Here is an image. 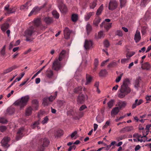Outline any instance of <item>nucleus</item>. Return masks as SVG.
<instances>
[{
	"mask_svg": "<svg viewBox=\"0 0 151 151\" xmlns=\"http://www.w3.org/2000/svg\"><path fill=\"white\" fill-rule=\"evenodd\" d=\"M143 101L142 99H136L135 100L134 103L133 104L132 106V108L134 109L137 106H139L142 104L143 103Z\"/></svg>",
	"mask_w": 151,
	"mask_h": 151,
	"instance_id": "13",
	"label": "nucleus"
},
{
	"mask_svg": "<svg viewBox=\"0 0 151 151\" xmlns=\"http://www.w3.org/2000/svg\"><path fill=\"white\" fill-rule=\"evenodd\" d=\"M50 102L48 98L47 97L43 99L42 103L45 106H47L49 104Z\"/></svg>",
	"mask_w": 151,
	"mask_h": 151,
	"instance_id": "32",
	"label": "nucleus"
},
{
	"mask_svg": "<svg viewBox=\"0 0 151 151\" xmlns=\"http://www.w3.org/2000/svg\"><path fill=\"white\" fill-rule=\"evenodd\" d=\"M77 132L76 131H75L74 132L72 133L70 135V137L71 138H73V137H74L77 134Z\"/></svg>",
	"mask_w": 151,
	"mask_h": 151,
	"instance_id": "62",
	"label": "nucleus"
},
{
	"mask_svg": "<svg viewBox=\"0 0 151 151\" xmlns=\"http://www.w3.org/2000/svg\"><path fill=\"white\" fill-rule=\"evenodd\" d=\"M101 20V19L99 17L96 18L93 21L94 24L96 26H98V24L100 22Z\"/></svg>",
	"mask_w": 151,
	"mask_h": 151,
	"instance_id": "30",
	"label": "nucleus"
},
{
	"mask_svg": "<svg viewBox=\"0 0 151 151\" xmlns=\"http://www.w3.org/2000/svg\"><path fill=\"white\" fill-rule=\"evenodd\" d=\"M122 74H121L119 76L117 77L116 79V83H118L121 79Z\"/></svg>",
	"mask_w": 151,
	"mask_h": 151,
	"instance_id": "58",
	"label": "nucleus"
},
{
	"mask_svg": "<svg viewBox=\"0 0 151 151\" xmlns=\"http://www.w3.org/2000/svg\"><path fill=\"white\" fill-rule=\"evenodd\" d=\"M63 134V131L62 130L58 129L57 131L56 136L58 137H59Z\"/></svg>",
	"mask_w": 151,
	"mask_h": 151,
	"instance_id": "39",
	"label": "nucleus"
},
{
	"mask_svg": "<svg viewBox=\"0 0 151 151\" xmlns=\"http://www.w3.org/2000/svg\"><path fill=\"white\" fill-rule=\"evenodd\" d=\"M117 104L120 108L125 107L126 105V103L125 101H119L117 103Z\"/></svg>",
	"mask_w": 151,
	"mask_h": 151,
	"instance_id": "28",
	"label": "nucleus"
},
{
	"mask_svg": "<svg viewBox=\"0 0 151 151\" xmlns=\"http://www.w3.org/2000/svg\"><path fill=\"white\" fill-rule=\"evenodd\" d=\"M28 9V6L27 3H26L25 4L22 5L20 7V9L21 10H27Z\"/></svg>",
	"mask_w": 151,
	"mask_h": 151,
	"instance_id": "36",
	"label": "nucleus"
},
{
	"mask_svg": "<svg viewBox=\"0 0 151 151\" xmlns=\"http://www.w3.org/2000/svg\"><path fill=\"white\" fill-rule=\"evenodd\" d=\"M99 62L98 61V60L97 59H95L94 60V70L96 71V70L97 66L98 65Z\"/></svg>",
	"mask_w": 151,
	"mask_h": 151,
	"instance_id": "43",
	"label": "nucleus"
},
{
	"mask_svg": "<svg viewBox=\"0 0 151 151\" xmlns=\"http://www.w3.org/2000/svg\"><path fill=\"white\" fill-rule=\"evenodd\" d=\"M17 68V66L15 65L11 67L8 68L4 70L3 72V74H5L9 73L12 71L13 70L16 68Z\"/></svg>",
	"mask_w": 151,
	"mask_h": 151,
	"instance_id": "21",
	"label": "nucleus"
},
{
	"mask_svg": "<svg viewBox=\"0 0 151 151\" xmlns=\"http://www.w3.org/2000/svg\"><path fill=\"white\" fill-rule=\"evenodd\" d=\"M45 147L42 145L40 146L38 148L37 151H43L44 149V147Z\"/></svg>",
	"mask_w": 151,
	"mask_h": 151,
	"instance_id": "61",
	"label": "nucleus"
},
{
	"mask_svg": "<svg viewBox=\"0 0 151 151\" xmlns=\"http://www.w3.org/2000/svg\"><path fill=\"white\" fill-rule=\"evenodd\" d=\"M86 82L85 84V85H88V84L90 83L92 81V78L90 75H88V74H86Z\"/></svg>",
	"mask_w": 151,
	"mask_h": 151,
	"instance_id": "25",
	"label": "nucleus"
},
{
	"mask_svg": "<svg viewBox=\"0 0 151 151\" xmlns=\"http://www.w3.org/2000/svg\"><path fill=\"white\" fill-rule=\"evenodd\" d=\"M10 5L8 4L6 5L4 7V10L6 11V13L5 14H10L13 13L15 12L13 8H9Z\"/></svg>",
	"mask_w": 151,
	"mask_h": 151,
	"instance_id": "14",
	"label": "nucleus"
},
{
	"mask_svg": "<svg viewBox=\"0 0 151 151\" xmlns=\"http://www.w3.org/2000/svg\"><path fill=\"white\" fill-rule=\"evenodd\" d=\"M104 46L106 47H108L109 45V42L107 40H105L104 42Z\"/></svg>",
	"mask_w": 151,
	"mask_h": 151,
	"instance_id": "57",
	"label": "nucleus"
},
{
	"mask_svg": "<svg viewBox=\"0 0 151 151\" xmlns=\"http://www.w3.org/2000/svg\"><path fill=\"white\" fill-rule=\"evenodd\" d=\"M7 122V120L3 117L0 118V122L2 123H6Z\"/></svg>",
	"mask_w": 151,
	"mask_h": 151,
	"instance_id": "49",
	"label": "nucleus"
},
{
	"mask_svg": "<svg viewBox=\"0 0 151 151\" xmlns=\"http://www.w3.org/2000/svg\"><path fill=\"white\" fill-rule=\"evenodd\" d=\"M14 112V111L13 109L11 108H9L7 110V113L9 114H11Z\"/></svg>",
	"mask_w": 151,
	"mask_h": 151,
	"instance_id": "45",
	"label": "nucleus"
},
{
	"mask_svg": "<svg viewBox=\"0 0 151 151\" xmlns=\"http://www.w3.org/2000/svg\"><path fill=\"white\" fill-rule=\"evenodd\" d=\"M117 3L116 1H111L109 4V9L110 10H113L117 7Z\"/></svg>",
	"mask_w": 151,
	"mask_h": 151,
	"instance_id": "6",
	"label": "nucleus"
},
{
	"mask_svg": "<svg viewBox=\"0 0 151 151\" xmlns=\"http://www.w3.org/2000/svg\"><path fill=\"white\" fill-rule=\"evenodd\" d=\"M34 25L30 27L25 31L24 36L26 37V40L27 41H31L32 39L31 37L32 34L35 32H37V29L40 27L41 25L40 20L39 19L34 20Z\"/></svg>",
	"mask_w": 151,
	"mask_h": 151,
	"instance_id": "1",
	"label": "nucleus"
},
{
	"mask_svg": "<svg viewBox=\"0 0 151 151\" xmlns=\"http://www.w3.org/2000/svg\"><path fill=\"white\" fill-rule=\"evenodd\" d=\"M128 59L127 58H123L121 60V63H122L123 64H125V63H127L128 62Z\"/></svg>",
	"mask_w": 151,
	"mask_h": 151,
	"instance_id": "54",
	"label": "nucleus"
},
{
	"mask_svg": "<svg viewBox=\"0 0 151 151\" xmlns=\"http://www.w3.org/2000/svg\"><path fill=\"white\" fill-rule=\"evenodd\" d=\"M107 73L106 70L105 69L101 70L99 73V76H104Z\"/></svg>",
	"mask_w": 151,
	"mask_h": 151,
	"instance_id": "29",
	"label": "nucleus"
},
{
	"mask_svg": "<svg viewBox=\"0 0 151 151\" xmlns=\"http://www.w3.org/2000/svg\"><path fill=\"white\" fill-rule=\"evenodd\" d=\"M141 36L140 32L137 30L135 34L134 39L136 43H138L141 39Z\"/></svg>",
	"mask_w": 151,
	"mask_h": 151,
	"instance_id": "11",
	"label": "nucleus"
},
{
	"mask_svg": "<svg viewBox=\"0 0 151 151\" xmlns=\"http://www.w3.org/2000/svg\"><path fill=\"white\" fill-rule=\"evenodd\" d=\"M66 53V51L65 50H62L59 55L58 59H56L53 63L52 67L53 69L58 71L60 69L61 65L60 61L65 57Z\"/></svg>",
	"mask_w": 151,
	"mask_h": 151,
	"instance_id": "3",
	"label": "nucleus"
},
{
	"mask_svg": "<svg viewBox=\"0 0 151 151\" xmlns=\"http://www.w3.org/2000/svg\"><path fill=\"white\" fill-rule=\"evenodd\" d=\"M96 0H95L93 2L90 4V7L91 9H93L96 6Z\"/></svg>",
	"mask_w": 151,
	"mask_h": 151,
	"instance_id": "41",
	"label": "nucleus"
},
{
	"mask_svg": "<svg viewBox=\"0 0 151 151\" xmlns=\"http://www.w3.org/2000/svg\"><path fill=\"white\" fill-rule=\"evenodd\" d=\"M114 101L113 100H111L108 103V106L109 108H111L113 106Z\"/></svg>",
	"mask_w": 151,
	"mask_h": 151,
	"instance_id": "50",
	"label": "nucleus"
},
{
	"mask_svg": "<svg viewBox=\"0 0 151 151\" xmlns=\"http://www.w3.org/2000/svg\"><path fill=\"white\" fill-rule=\"evenodd\" d=\"M104 35L103 31H100L98 33V38H104Z\"/></svg>",
	"mask_w": 151,
	"mask_h": 151,
	"instance_id": "47",
	"label": "nucleus"
},
{
	"mask_svg": "<svg viewBox=\"0 0 151 151\" xmlns=\"http://www.w3.org/2000/svg\"><path fill=\"white\" fill-rule=\"evenodd\" d=\"M129 84V81L127 78L123 81L122 85L121 86L120 89L118 91V96L120 98H124L126 95L131 92V89L128 85Z\"/></svg>",
	"mask_w": 151,
	"mask_h": 151,
	"instance_id": "2",
	"label": "nucleus"
},
{
	"mask_svg": "<svg viewBox=\"0 0 151 151\" xmlns=\"http://www.w3.org/2000/svg\"><path fill=\"white\" fill-rule=\"evenodd\" d=\"M59 9L61 12L63 13H66L67 11L66 6L64 4H61L58 6Z\"/></svg>",
	"mask_w": 151,
	"mask_h": 151,
	"instance_id": "17",
	"label": "nucleus"
},
{
	"mask_svg": "<svg viewBox=\"0 0 151 151\" xmlns=\"http://www.w3.org/2000/svg\"><path fill=\"white\" fill-rule=\"evenodd\" d=\"M32 109L31 107H29L28 108L25 112V115L27 116H29L32 113Z\"/></svg>",
	"mask_w": 151,
	"mask_h": 151,
	"instance_id": "35",
	"label": "nucleus"
},
{
	"mask_svg": "<svg viewBox=\"0 0 151 151\" xmlns=\"http://www.w3.org/2000/svg\"><path fill=\"white\" fill-rule=\"evenodd\" d=\"M125 128L126 132L131 131L133 129V127L132 126H128Z\"/></svg>",
	"mask_w": 151,
	"mask_h": 151,
	"instance_id": "46",
	"label": "nucleus"
},
{
	"mask_svg": "<svg viewBox=\"0 0 151 151\" xmlns=\"http://www.w3.org/2000/svg\"><path fill=\"white\" fill-rule=\"evenodd\" d=\"M110 124V122L109 121H107L106 122L105 125L103 127V129H104L105 128H107L108 126Z\"/></svg>",
	"mask_w": 151,
	"mask_h": 151,
	"instance_id": "55",
	"label": "nucleus"
},
{
	"mask_svg": "<svg viewBox=\"0 0 151 151\" xmlns=\"http://www.w3.org/2000/svg\"><path fill=\"white\" fill-rule=\"evenodd\" d=\"M24 132V128H20L18 130L17 134V139L19 140L21 139L23 136V133Z\"/></svg>",
	"mask_w": 151,
	"mask_h": 151,
	"instance_id": "15",
	"label": "nucleus"
},
{
	"mask_svg": "<svg viewBox=\"0 0 151 151\" xmlns=\"http://www.w3.org/2000/svg\"><path fill=\"white\" fill-rule=\"evenodd\" d=\"M142 68L143 69L149 70L151 68V65L149 63L147 62L142 64Z\"/></svg>",
	"mask_w": 151,
	"mask_h": 151,
	"instance_id": "18",
	"label": "nucleus"
},
{
	"mask_svg": "<svg viewBox=\"0 0 151 151\" xmlns=\"http://www.w3.org/2000/svg\"><path fill=\"white\" fill-rule=\"evenodd\" d=\"M44 21L47 24H50L52 22V19L51 17H46L44 18Z\"/></svg>",
	"mask_w": 151,
	"mask_h": 151,
	"instance_id": "27",
	"label": "nucleus"
},
{
	"mask_svg": "<svg viewBox=\"0 0 151 151\" xmlns=\"http://www.w3.org/2000/svg\"><path fill=\"white\" fill-rule=\"evenodd\" d=\"M52 14L54 17L56 19H58L59 18V14L57 11H52Z\"/></svg>",
	"mask_w": 151,
	"mask_h": 151,
	"instance_id": "42",
	"label": "nucleus"
},
{
	"mask_svg": "<svg viewBox=\"0 0 151 151\" xmlns=\"http://www.w3.org/2000/svg\"><path fill=\"white\" fill-rule=\"evenodd\" d=\"M126 0H120V7L122 8L124 6L126 3Z\"/></svg>",
	"mask_w": 151,
	"mask_h": 151,
	"instance_id": "51",
	"label": "nucleus"
},
{
	"mask_svg": "<svg viewBox=\"0 0 151 151\" xmlns=\"http://www.w3.org/2000/svg\"><path fill=\"white\" fill-rule=\"evenodd\" d=\"M82 89V87L80 86L76 88L74 90V92L76 93H80Z\"/></svg>",
	"mask_w": 151,
	"mask_h": 151,
	"instance_id": "34",
	"label": "nucleus"
},
{
	"mask_svg": "<svg viewBox=\"0 0 151 151\" xmlns=\"http://www.w3.org/2000/svg\"><path fill=\"white\" fill-rule=\"evenodd\" d=\"M147 1V0H142L141 5L144 6H145L146 5Z\"/></svg>",
	"mask_w": 151,
	"mask_h": 151,
	"instance_id": "63",
	"label": "nucleus"
},
{
	"mask_svg": "<svg viewBox=\"0 0 151 151\" xmlns=\"http://www.w3.org/2000/svg\"><path fill=\"white\" fill-rule=\"evenodd\" d=\"M112 23H107L105 22H103L100 25V27L102 28L103 26L104 28L108 31L112 26Z\"/></svg>",
	"mask_w": 151,
	"mask_h": 151,
	"instance_id": "10",
	"label": "nucleus"
},
{
	"mask_svg": "<svg viewBox=\"0 0 151 151\" xmlns=\"http://www.w3.org/2000/svg\"><path fill=\"white\" fill-rule=\"evenodd\" d=\"M94 14L93 12H87L86 15H85L84 19L86 21H87Z\"/></svg>",
	"mask_w": 151,
	"mask_h": 151,
	"instance_id": "22",
	"label": "nucleus"
},
{
	"mask_svg": "<svg viewBox=\"0 0 151 151\" xmlns=\"http://www.w3.org/2000/svg\"><path fill=\"white\" fill-rule=\"evenodd\" d=\"M49 141L48 139L46 138H44L43 139V143L42 145L45 147H47L49 143Z\"/></svg>",
	"mask_w": 151,
	"mask_h": 151,
	"instance_id": "33",
	"label": "nucleus"
},
{
	"mask_svg": "<svg viewBox=\"0 0 151 151\" xmlns=\"http://www.w3.org/2000/svg\"><path fill=\"white\" fill-rule=\"evenodd\" d=\"M49 120V119L47 116L44 117V119L42 121V124H44L46 123H47L48 121Z\"/></svg>",
	"mask_w": 151,
	"mask_h": 151,
	"instance_id": "53",
	"label": "nucleus"
},
{
	"mask_svg": "<svg viewBox=\"0 0 151 151\" xmlns=\"http://www.w3.org/2000/svg\"><path fill=\"white\" fill-rule=\"evenodd\" d=\"M58 92L56 91L55 93V95L54 96H51L49 98H48L49 99V100L50 102H52L53 101V100L55 99L56 96L57 95Z\"/></svg>",
	"mask_w": 151,
	"mask_h": 151,
	"instance_id": "31",
	"label": "nucleus"
},
{
	"mask_svg": "<svg viewBox=\"0 0 151 151\" xmlns=\"http://www.w3.org/2000/svg\"><path fill=\"white\" fill-rule=\"evenodd\" d=\"M86 29L87 30V33L88 34L92 30V27L89 24H88L86 25Z\"/></svg>",
	"mask_w": 151,
	"mask_h": 151,
	"instance_id": "38",
	"label": "nucleus"
},
{
	"mask_svg": "<svg viewBox=\"0 0 151 151\" xmlns=\"http://www.w3.org/2000/svg\"><path fill=\"white\" fill-rule=\"evenodd\" d=\"M126 136L125 135H122L121 136L118 137L116 138V140L119 141L120 140L124 139L126 138Z\"/></svg>",
	"mask_w": 151,
	"mask_h": 151,
	"instance_id": "44",
	"label": "nucleus"
},
{
	"mask_svg": "<svg viewBox=\"0 0 151 151\" xmlns=\"http://www.w3.org/2000/svg\"><path fill=\"white\" fill-rule=\"evenodd\" d=\"M64 37L66 39H68L70 38V35L72 31L69 29V28L66 27L63 31Z\"/></svg>",
	"mask_w": 151,
	"mask_h": 151,
	"instance_id": "8",
	"label": "nucleus"
},
{
	"mask_svg": "<svg viewBox=\"0 0 151 151\" xmlns=\"http://www.w3.org/2000/svg\"><path fill=\"white\" fill-rule=\"evenodd\" d=\"M9 27V24L7 21H6V22L1 25V29L4 32H5L6 30L8 29Z\"/></svg>",
	"mask_w": 151,
	"mask_h": 151,
	"instance_id": "16",
	"label": "nucleus"
},
{
	"mask_svg": "<svg viewBox=\"0 0 151 151\" xmlns=\"http://www.w3.org/2000/svg\"><path fill=\"white\" fill-rule=\"evenodd\" d=\"M103 4H101L97 11L96 13V15H99L101 14L103 10Z\"/></svg>",
	"mask_w": 151,
	"mask_h": 151,
	"instance_id": "26",
	"label": "nucleus"
},
{
	"mask_svg": "<svg viewBox=\"0 0 151 151\" xmlns=\"http://www.w3.org/2000/svg\"><path fill=\"white\" fill-rule=\"evenodd\" d=\"M145 99L147 101V102L146 103H149V102H150L151 101V95L146 96L145 97Z\"/></svg>",
	"mask_w": 151,
	"mask_h": 151,
	"instance_id": "48",
	"label": "nucleus"
},
{
	"mask_svg": "<svg viewBox=\"0 0 151 151\" xmlns=\"http://www.w3.org/2000/svg\"><path fill=\"white\" fill-rule=\"evenodd\" d=\"M87 98V96L82 94H80L77 98V102L78 104H82Z\"/></svg>",
	"mask_w": 151,
	"mask_h": 151,
	"instance_id": "5",
	"label": "nucleus"
},
{
	"mask_svg": "<svg viewBox=\"0 0 151 151\" xmlns=\"http://www.w3.org/2000/svg\"><path fill=\"white\" fill-rule=\"evenodd\" d=\"M116 34L117 35L120 37H122L123 35L122 32L121 30H117L116 31Z\"/></svg>",
	"mask_w": 151,
	"mask_h": 151,
	"instance_id": "59",
	"label": "nucleus"
},
{
	"mask_svg": "<svg viewBox=\"0 0 151 151\" xmlns=\"http://www.w3.org/2000/svg\"><path fill=\"white\" fill-rule=\"evenodd\" d=\"M117 65V64L116 62H112L111 63H110L107 66L108 68H111Z\"/></svg>",
	"mask_w": 151,
	"mask_h": 151,
	"instance_id": "40",
	"label": "nucleus"
},
{
	"mask_svg": "<svg viewBox=\"0 0 151 151\" xmlns=\"http://www.w3.org/2000/svg\"><path fill=\"white\" fill-rule=\"evenodd\" d=\"M147 28V27L146 26H144L142 27V33H144L146 32V29Z\"/></svg>",
	"mask_w": 151,
	"mask_h": 151,
	"instance_id": "64",
	"label": "nucleus"
},
{
	"mask_svg": "<svg viewBox=\"0 0 151 151\" xmlns=\"http://www.w3.org/2000/svg\"><path fill=\"white\" fill-rule=\"evenodd\" d=\"M40 122L39 120L35 122L34 123L31 125V127L33 129H35L36 128V127H37V129H38L40 128L38 126Z\"/></svg>",
	"mask_w": 151,
	"mask_h": 151,
	"instance_id": "23",
	"label": "nucleus"
},
{
	"mask_svg": "<svg viewBox=\"0 0 151 151\" xmlns=\"http://www.w3.org/2000/svg\"><path fill=\"white\" fill-rule=\"evenodd\" d=\"M29 99V97L28 96H23L20 99H19L14 103L15 105L19 106L20 109L24 106L27 104Z\"/></svg>",
	"mask_w": 151,
	"mask_h": 151,
	"instance_id": "4",
	"label": "nucleus"
},
{
	"mask_svg": "<svg viewBox=\"0 0 151 151\" xmlns=\"http://www.w3.org/2000/svg\"><path fill=\"white\" fill-rule=\"evenodd\" d=\"M119 109L118 107H116L114 108L111 111V115L112 116H114L115 115L117 114L119 112Z\"/></svg>",
	"mask_w": 151,
	"mask_h": 151,
	"instance_id": "20",
	"label": "nucleus"
},
{
	"mask_svg": "<svg viewBox=\"0 0 151 151\" xmlns=\"http://www.w3.org/2000/svg\"><path fill=\"white\" fill-rule=\"evenodd\" d=\"M45 75L47 78L51 79L52 78L53 74L52 70H47L45 72Z\"/></svg>",
	"mask_w": 151,
	"mask_h": 151,
	"instance_id": "19",
	"label": "nucleus"
},
{
	"mask_svg": "<svg viewBox=\"0 0 151 151\" xmlns=\"http://www.w3.org/2000/svg\"><path fill=\"white\" fill-rule=\"evenodd\" d=\"M10 140V138L9 137H5L1 140V143L2 145L4 147L7 146L8 142Z\"/></svg>",
	"mask_w": 151,
	"mask_h": 151,
	"instance_id": "12",
	"label": "nucleus"
},
{
	"mask_svg": "<svg viewBox=\"0 0 151 151\" xmlns=\"http://www.w3.org/2000/svg\"><path fill=\"white\" fill-rule=\"evenodd\" d=\"M41 9L42 7H41L38 6H35L30 12L29 14V16H31L33 14H36Z\"/></svg>",
	"mask_w": 151,
	"mask_h": 151,
	"instance_id": "7",
	"label": "nucleus"
},
{
	"mask_svg": "<svg viewBox=\"0 0 151 151\" xmlns=\"http://www.w3.org/2000/svg\"><path fill=\"white\" fill-rule=\"evenodd\" d=\"M135 53V52H132L130 53H128V54L127 55V56L129 57H132V56L134 55Z\"/></svg>",
	"mask_w": 151,
	"mask_h": 151,
	"instance_id": "60",
	"label": "nucleus"
},
{
	"mask_svg": "<svg viewBox=\"0 0 151 151\" xmlns=\"http://www.w3.org/2000/svg\"><path fill=\"white\" fill-rule=\"evenodd\" d=\"M93 42L91 40H86L84 45V47L86 50H88L92 46Z\"/></svg>",
	"mask_w": 151,
	"mask_h": 151,
	"instance_id": "9",
	"label": "nucleus"
},
{
	"mask_svg": "<svg viewBox=\"0 0 151 151\" xmlns=\"http://www.w3.org/2000/svg\"><path fill=\"white\" fill-rule=\"evenodd\" d=\"M32 103L33 104V106L35 107V109L37 110L38 107L39 103L37 100H34L32 101Z\"/></svg>",
	"mask_w": 151,
	"mask_h": 151,
	"instance_id": "24",
	"label": "nucleus"
},
{
	"mask_svg": "<svg viewBox=\"0 0 151 151\" xmlns=\"http://www.w3.org/2000/svg\"><path fill=\"white\" fill-rule=\"evenodd\" d=\"M7 128L5 126H2L0 127V131L3 132L6 130Z\"/></svg>",
	"mask_w": 151,
	"mask_h": 151,
	"instance_id": "56",
	"label": "nucleus"
},
{
	"mask_svg": "<svg viewBox=\"0 0 151 151\" xmlns=\"http://www.w3.org/2000/svg\"><path fill=\"white\" fill-rule=\"evenodd\" d=\"M5 45L4 46L1 51V54L2 56H4L5 55Z\"/></svg>",
	"mask_w": 151,
	"mask_h": 151,
	"instance_id": "52",
	"label": "nucleus"
},
{
	"mask_svg": "<svg viewBox=\"0 0 151 151\" xmlns=\"http://www.w3.org/2000/svg\"><path fill=\"white\" fill-rule=\"evenodd\" d=\"M71 20L73 22H76L78 20V16L76 14H73L72 15Z\"/></svg>",
	"mask_w": 151,
	"mask_h": 151,
	"instance_id": "37",
	"label": "nucleus"
}]
</instances>
